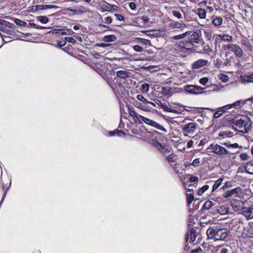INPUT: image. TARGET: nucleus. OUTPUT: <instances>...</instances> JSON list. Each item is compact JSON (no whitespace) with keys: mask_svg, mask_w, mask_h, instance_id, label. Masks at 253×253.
Instances as JSON below:
<instances>
[{"mask_svg":"<svg viewBox=\"0 0 253 253\" xmlns=\"http://www.w3.org/2000/svg\"><path fill=\"white\" fill-rule=\"evenodd\" d=\"M233 135V132L230 131H221L219 134V137H228Z\"/></svg>","mask_w":253,"mask_h":253,"instance_id":"nucleus-27","label":"nucleus"},{"mask_svg":"<svg viewBox=\"0 0 253 253\" xmlns=\"http://www.w3.org/2000/svg\"><path fill=\"white\" fill-rule=\"evenodd\" d=\"M242 44L244 45L247 48L248 51H252L253 50V45L251 43L246 40L242 41Z\"/></svg>","mask_w":253,"mask_h":253,"instance_id":"nucleus-25","label":"nucleus"},{"mask_svg":"<svg viewBox=\"0 0 253 253\" xmlns=\"http://www.w3.org/2000/svg\"><path fill=\"white\" fill-rule=\"evenodd\" d=\"M219 39L224 42H232L233 41V37L226 34H220L218 35Z\"/></svg>","mask_w":253,"mask_h":253,"instance_id":"nucleus-18","label":"nucleus"},{"mask_svg":"<svg viewBox=\"0 0 253 253\" xmlns=\"http://www.w3.org/2000/svg\"><path fill=\"white\" fill-rule=\"evenodd\" d=\"M74 33V31L70 29H65L63 31L61 30L60 34L61 35H72Z\"/></svg>","mask_w":253,"mask_h":253,"instance_id":"nucleus-36","label":"nucleus"},{"mask_svg":"<svg viewBox=\"0 0 253 253\" xmlns=\"http://www.w3.org/2000/svg\"><path fill=\"white\" fill-rule=\"evenodd\" d=\"M209 186L208 185L203 186L202 188L198 190L197 194L199 195H202L206 191L209 189Z\"/></svg>","mask_w":253,"mask_h":253,"instance_id":"nucleus-33","label":"nucleus"},{"mask_svg":"<svg viewBox=\"0 0 253 253\" xmlns=\"http://www.w3.org/2000/svg\"><path fill=\"white\" fill-rule=\"evenodd\" d=\"M234 124L241 130L239 131L242 133H248L251 128V123L250 119L247 116H242L239 119H237Z\"/></svg>","mask_w":253,"mask_h":253,"instance_id":"nucleus-2","label":"nucleus"},{"mask_svg":"<svg viewBox=\"0 0 253 253\" xmlns=\"http://www.w3.org/2000/svg\"><path fill=\"white\" fill-rule=\"evenodd\" d=\"M199 180V178L197 176H191V177L189 179V181L191 182H197Z\"/></svg>","mask_w":253,"mask_h":253,"instance_id":"nucleus-60","label":"nucleus"},{"mask_svg":"<svg viewBox=\"0 0 253 253\" xmlns=\"http://www.w3.org/2000/svg\"><path fill=\"white\" fill-rule=\"evenodd\" d=\"M186 199L187 201V204L189 205L194 200V196L192 194H189L188 193H186Z\"/></svg>","mask_w":253,"mask_h":253,"instance_id":"nucleus-34","label":"nucleus"},{"mask_svg":"<svg viewBox=\"0 0 253 253\" xmlns=\"http://www.w3.org/2000/svg\"><path fill=\"white\" fill-rule=\"evenodd\" d=\"M242 214L247 219L253 218V208H245L242 211Z\"/></svg>","mask_w":253,"mask_h":253,"instance_id":"nucleus-9","label":"nucleus"},{"mask_svg":"<svg viewBox=\"0 0 253 253\" xmlns=\"http://www.w3.org/2000/svg\"><path fill=\"white\" fill-rule=\"evenodd\" d=\"M223 63L222 61L218 58H217L215 61V65L218 68L223 67Z\"/></svg>","mask_w":253,"mask_h":253,"instance_id":"nucleus-41","label":"nucleus"},{"mask_svg":"<svg viewBox=\"0 0 253 253\" xmlns=\"http://www.w3.org/2000/svg\"><path fill=\"white\" fill-rule=\"evenodd\" d=\"M117 38L114 35H107L103 37V40L105 42H114Z\"/></svg>","mask_w":253,"mask_h":253,"instance_id":"nucleus-23","label":"nucleus"},{"mask_svg":"<svg viewBox=\"0 0 253 253\" xmlns=\"http://www.w3.org/2000/svg\"><path fill=\"white\" fill-rule=\"evenodd\" d=\"M0 31H2L3 32H4L7 34L11 35V31H10L9 30H6L4 27H3L2 26H0Z\"/></svg>","mask_w":253,"mask_h":253,"instance_id":"nucleus-53","label":"nucleus"},{"mask_svg":"<svg viewBox=\"0 0 253 253\" xmlns=\"http://www.w3.org/2000/svg\"><path fill=\"white\" fill-rule=\"evenodd\" d=\"M0 26H2L4 28L7 27L10 29H14L15 28L14 24L2 19H1L0 21Z\"/></svg>","mask_w":253,"mask_h":253,"instance_id":"nucleus-21","label":"nucleus"},{"mask_svg":"<svg viewBox=\"0 0 253 253\" xmlns=\"http://www.w3.org/2000/svg\"><path fill=\"white\" fill-rule=\"evenodd\" d=\"M152 144L160 150L161 152L164 153L166 152V149L164 148L161 143H160L156 139H153L152 141Z\"/></svg>","mask_w":253,"mask_h":253,"instance_id":"nucleus-13","label":"nucleus"},{"mask_svg":"<svg viewBox=\"0 0 253 253\" xmlns=\"http://www.w3.org/2000/svg\"><path fill=\"white\" fill-rule=\"evenodd\" d=\"M200 163V159L197 158L193 161L191 165L194 167V168H197L199 166Z\"/></svg>","mask_w":253,"mask_h":253,"instance_id":"nucleus-42","label":"nucleus"},{"mask_svg":"<svg viewBox=\"0 0 253 253\" xmlns=\"http://www.w3.org/2000/svg\"><path fill=\"white\" fill-rule=\"evenodd\" d=\"M228 77L227 75H221V76L220 77V79L223 81V82H226L228 80Z\"/></svg>","mask_w":253,"mask_h":253,"instance_id":"nucleus-57","label":"nucleus"},{"mask_svg":"<svg viewBox=\"0 0 253 253\" xmlns=\"http://www.w3.org/2000/svg\"><path fill=\"white\" fill-rule=\"evenodd\" d=\"M128 114L130 116L133 117L134 121L138 122H140L139 118H140V115L136 113L135 111L130 108H128Z\"/></svg>","mask_w":253,"mask_h":253,"instance_id":"nucleus-20","label":"nucleus"},{"mask_svg":"<svg viewBox=\"0 0 253 253\" xmlns=\"http://www.w3.org/2000/svg\"><path fill=\"white\" fill-rule=\"evenodd\" d=\"M245 169L247 173L253 174V160L247 163Z\"/></svg>","mask_w":253,"mask_h":253,"instance_id":"nucleus-16","label":"nucleus"},{"mask_svg":"<svg viewBox=\"0 0 253 253\" xmlns=\"http://www.w3.org/2000/svg\"><path fill=\"white\" fill-rule=\"evenodd\" d=\"M8 187H5L4 185H2V188H3V190H4V193H3V197H2V200L1 201L0 204L1 203L2 201H3L4 197L5 196V195L6 194L7 191V190L8 189Z\"/></svg>","mask_w":253,"mask_h":253,"instance_id":"nucleus-56","label":"nucleus"},{"mask_svg":"<svg viewBox=\"0 0 253 253\" xmlns=\"http://www.w3.org/2000/svg\"><path fill=\"white\" fill-rule=\"evenodd\" d=\"M234 53L238 57H241L243 56V50L241 48L238 46V47H236V50Z\"/></svg>","mask_w":253,"mask_h":253,"instance_id":"nucleus-37","label":"nucleus"},{"mask_svg":"<svg viewBox=\"0 0 253 253\" xmlns=\"http://www.w3.org/2000/svg\"><path fill=\"white\" fill-rule=\"evenodd\" d=\"M233 107L232 106V104H230L226 105H225L224 106H223L221 109L222 110H224L225 111L226 110H228V109H231V108H232Z\"/></svg>","mask_w":253,"mask_h":253,"instance_id":"nucleus-55","label":"nucleus"},{"mask_svg":"<svg viewBox=\"0 0 253 253\" xmlns=\"http://www.w3.org/2000/svg\"><path fill=\"white\" fill-rule=\"evenodd\" d=\"M211 149L212 152L220 156H225L229 153V152L224 147L217 144H211L207 150Z\"/></svg>","mask_w":253,"mask_h":253,"instance_id":"nucleus-3","label":"nucleus"},{"mask_svg":"<svg viewBox=\"0 0 253 253\" xmlns=\"http://www.w3.org/2000/svg\"><path fill=\"white\" fill-rule=\"evenodd\" d=\"M240 158L243 161L248 160L250 158V156L246 153H244L240 155Z\"/></svg>","mask_w":253,"mask_h":253,"instance_id":"nucleus-45","label":"nucleus"},{"mask_svg":"<svg viewBox=\"0 0 253 253\" xmlns=\"http://www.w3.org/2000/svg\"><path fill=\"white\" fill-rule=\"evenodd\" d=\"M141 89L143 92H147L149 89V84H144L141 85Z\"/></svg>","mask_w":253,"mask_h":253,"instance_id":"nucleus-43","label":"nucleus"},{"mask_svg":"<svg viewBox=\"0 0 253 253\" xmlns=\"http://www.w3.org/2000/svg\"><path fill=\"white\" fill-rule=\"evenodd\" d=\"M231 190V195L234 197H238L241 193V189L239 188H234Z\"/></svg>","mask_w":253,"mask_h":253,"instance_id":"nucleus-31","label":"nucleus"},{"mask_svg":"<svg viewBox=\"0 0 253 253\" xmlns=\"http://www.w3.org/2000/svg\"><path fill=\"white\" fill-rule=\"evenodd\" d=\"M66 40L67 42H71V43H75L76 42V40L72 37H66Z\"/></svg>","mask_w":253,"mask_h":253,"instance_id":"nucleus-59","label":"nucleus"},{"mask_svg":"<svg viewBox=\"0 0 253 253\" xmlns=\"http://www.w3.org/2000/svg\"><path fill=\"white\" fill-rule=\"evenodd\" d=\"M133 49L137 52H142L143 51V48L138 45H135L133 46Z\"/></svg>","mask_w":253,"mask_h":253,"instance_id":"nucleus-48","label":"nucleus"},{"mask_svg":"<svg viewBox=\"0 0 253 253\" xmlns=\"http://www.w3.org/2000/svg\"><path fill=\"white\" fill-rule=\"evenodd\" d=\"M202 42V41H200L198 33L195 32L191 35L189 41L187 42L185 45L187 48H191V47H193L195 43H201Z\"/></svg>","mask_w":253,"mask_h":253,"instance_id":"nucleus-5","label":"nucleus"},{"mask_svg":"<svg viewBox=\"0 0 253 253\" xmlns=\"http://www.w3.org/2000/svg\"><path fill=\"white\" fill-rule=\"evenodd\" d=\"M123 133V132L121 130L116 129L114 131H110V134L111 136L114 135L115 134H117L118 135H120V134Z\"/></svg>","mask_w":253,"mask_h":253,"instance_id":"nucleus-52","label":"nucleus"},{"mask_svg":"<svg viewBox=\"0 0 253 253\" xmlns=\"http://www.w3.org/2000/svg\"><path fill=\"white\" fill-rule=\"evenodd\" d=\"M217 212L221 215H225L228 213L229 208L227 205H221L217 207L216 209Z\"/></svg>","mask_w":253,"mask_h":253,"instance_id":"nucleus-10","label":"nucleus"},{"mask_svg":"<svg viewBox=\"0 0 253 253\" xmlns=\"http://www.w3.org/2000/svg\"><path fill=\"white\" fill-rule=\"evenodd\" d=\"M14 22L16 25H20V26H25L26 25V23L25 22H23L21 20H20L19 19L16 18L14 20Z\"/></svg>","mask_w":253,"mask_h":253,"instance_id":"nucleus-44","label":"nucleus"},{"mask_svg":"<svg viewBox=\"0 0 253 253\" xmlns=\"http://www.w3.org/2000/svg\"><path fill=\"white\" fill-rule=\"evenodd\" d=\"M136 98L137 100L142 102L146 106L147 104H148V103H149V101H148L147 99L144 98V96L141 94L137 95Z\"/></svg>","mask_w":253,"mask_h":253,"instance_id":"nucleus-30","label":"nucleus"},{"mask_svg":"<svg viewBox=\"0 0 253 253\" xmlns=\"http://www.w3.org/2000/svg\"><path fill=\"white\" fill-rule=\"evenodd\" d=\"M209 79L208 78H201L200 80V83L203 85H205L208 82Z\"/></svg>","mask_w":253,"mask_h":253,"instance_id":"nucleus-51","label":"nucleus"},{"mask_svg":"<svg viewBox=\"0 0 253 253\" xmlns=\"http://www.w3.org/2000/svg\"><path fill=\"white\" fill-rule=\"evenodd\" d=\"M225 112V111L224 110H222L221 109L215 112L213 114V116H214V118H219L221 116H222L223 114Z\"/></svg>","mask_w":253,"mask_h":253,"instance_id":"nucleus-38","label":"nucleus"},{"mask_svg":"<svg viewBox=\"0 0 253 253\" xmlns=\"http://www.w3.org/2000/svg\"><path fill=\"white\" fill-rule=\"evenodd\" d=\"M161 108H163L164 109V110L166 112L173 113L177 114H178V112L177 110H176L175 109L169 108L166 105H165L164 104L163 106H162V107Z\"/></svg>","mask_w":253,"mask_h":253,"instance_id":"nucleus-32","label":"nucleus"},{"mask_svg":"<svg viewBox=\"0 0 253 253\" xmlns=\"http://www.w3.org/2000/svg\"><path fill=\"white\" fill-rule=\"evenodd\" d=\"M132 103L135 107L140 109L142 110L145 111H149L150 110V108L149 107L146 105H143L142 103L137 101V100H134Z\"/></svg>","mask_w":253,"mask_h":253,"instance_id":"nucleus-14","label":"nucleus"},{"mask_svg":"<svg viewBox=\"0 0 253 253\" xmlns=\"http://www.w3.org/2000/svg\"><path fill=\"white\" fill-rule=\"evenodd\" d=\"M184 89L187 93L198 94L203 93L204 88L196 85H186L184 86Z\"/></svg>","mask_w":253,"mask_h":253,"instance_id":"nucleus-6","label":"nucleus"},{"mask_svg":"<svg viewBox=\"0 0 253 253\" xmlns=\"http://www.w3.org/2000/svg\"><path fill=\"white\" fill-rule=\"evenodd\" d=\"M209 63L208 60L201 59L194 62L192 65V67L193 69H199L206 65H208Z\"/></svg>","mask_w":253,"mask_h":253,"instance_id":"nucleus-8","label":"nucleus"},{"mask_svg":"<svg viewBox=\"0 0 253 253\" xmlns=\"http://www.w3.org/2000/svg\"><path fill=\"white\" fill-rule=\"evenodd\" d=\"M232 195H231V190H229L228 191L225 192L222 195V197L224 198H228L230 197H232Z\"/></svg>","mask_w":253,"mask_h":253,"instance_id":"nucleus-47","label":"nucleus"},{"mask_svg":"<svg viewBox=\"0 0 253 253\" xmlns=\"http://www.w3.org/2000/svg\"><path fill=\"white\" fill-rule=\"evenodd\" d=\"M105 21L107 24H110L112 22V19L111 17L108 16L105 18Z\"/></svg>","mask_w":253,"mask_h":253,"instance_id":"nucleus-62","label":"nucleus"},{"mask_svg":"<svg viewBox=\"0 0 253 253\" xmlns=\"http://www.w3.org/2000/svg\"><path fill=\"white\" fill-rule=\"evenodd\" d=\"M231 65V61L230 59H226V60L223 63V67H229Z\"/></svg>","mask_w":253,"mask_h":253,"instance_id":"nucleus-46","label":"nucleus"},{"mask_svg":"<svg viewBox=\"0 0 253 253\" xmlns=\"http://www.w3.org/2000/svg\"><path fill=\"white\" fill-rule=\"evenodd\" d=\"M197 11V13L200 18L204 19L206 18L207 13L206 10L203 8H199Z\"/></svg>","mask_w":253,"mask_h":253,"instance_id":"nucleus-26","label":"nucleus"},{"mask_svg":"<svg viewBox=\"0 0 253 253\" xmlns=\"http://www.w3.org/2000/svg\"><path fill=\"white\" fill-rule=\"evenodd\" d=\"M52 8H58L59 7L54 5H37L35 6V9L37 11L41 10L51 9Z\"/></svg>","mask_w":253,"mask_h":253,"instance_id":"nucleus-12","label":"nucleus"},{"mask_svg":"<svg viewBox=\"0 0 253 253\" xmlns=\"http://www.w3.org/2000/svg\"><path fill=\"white\" fill-rule=\"evenodd\" d=\"M241 103H242L243 105H244L245 104V102H244L243 101L240 100H238V101H236L235 102L232 103V106L233 107H234L235 106L240 105Z\"/></svg>","mask_w":253,"mask_h":253,"instance_id":"nucleus-49","label":"nucleus"},{"mask_svg":"<svg viewBox=\"0 0 253 253\" xmlns=\"http://www.w3.org/2000/svg\"><path fill=\"white\" fill-rule=\"evenodd\" d=\"M37 19L38 21L41 22L42 24H46L49 21L48 18L45 16H38Z\"/></svg>","mask_w":253,"mask_h":253,"instance_id":"nucleus-29","label":"nucleus"},{"mask_svg":"<svg viewBox=\"0 0 253 253\" xmlns=\"http://www.w3.org/2000/svg\"><path fill=\"white\" fill-rule=\"evenodd\" d=\"M172 25L174 27H175L176 28H184V27H187V26L185 24H184L183 23H179L177 21L173 22Z\"/></svg>","mask_w":253,"mask_h":253,"instance_id":"nucleus-35","label":"nucleus"},{"mask_svg":"<svg viewBox=\"0 0 253 253\" xmlns=\"http://www.w3.org/2000/svg\"><path fill=\"white\" fill-rule=\"evenodd\" d=\"M141 40L142 42L145 45H146V44H149L150 45H151V42L149 40H146L145 39H141Z\"/></svg>","mask_w":253,"mask_h":253,"instance_id":"nucleus-58","label":"nucleus"},{"mask_svg":"<svg viewBox=\"0 0 253 253\" xmlns=\"http://www.w3.org/2000/svg\"><path fill=\"white\" fill-rule=\"evenodd\" d=\"M114 16L116 18V19L119 21H124L125 20V17L121 14H115Z\"/></svg>","mask_w":253,"mask_h":253,"instance_id":"nucleus-50","label":"nucleus"},{"mask_svg":"<svg viewBox=\"0 0 253 253\" xmlns=\"http://www.w3.org/2000/svg\"><path fill=\"white\" fill-rule=\"evenodd\" d=\"M222 22V18L220 17H215L212 21V24L215 26H220Z\"/></svg>","mask_w":253,"mask_h":253,"instance_id":"nucleus-24","label":"nucleus"},{"mask_svg":"<svg viewBox=\"0 0 253 253\" xmlns=\"http://www.w3.org/2000/svg\"><path fill=\"white\" fill-rule=\"evenodd\" d=\"M140 118L146 124L153 126L158 129L161 130L163 131L166 132V129L160 125L158 124L156 122L149 119L146 118L142 116H140Z\"/></svg>","mask_w":253,"mask_h":253,"instance_id":"nucleus-7","label":"nucleus"},{"mask_svg":"<svg viewBox=\"0 0 253 253\" xmlns=\"http://www.w3.org/2000/svg\"><path fill=\"white\" fill-rule=\"evenodd\" d=\"M207 139L206 138H203L200 141V142L198 144V146H203L205 145Z\"/></svg>","mask_w":253,"mask_h":253,"instance_id":"nucleus-63","label":"nucleus"},{"mask_svg":"<svg viewBox=\"0 0 253 253\" xmlns=\"http://www.w3.org/2000/svg\"><path fill=\"white\" fill-rule=\"evenodd\" d=\"M207 235L208 239L218 241L225 240L228 233L226 228H218L215 226L210 227L207 231Z\"/></svg>","mask_w":253,"mask_h":253,"instance_id":"nucleus-1","label":"nucleus"},{"mask_svg":"<svg viewBox=\"0 0 253 253\" xmlns=\"http://www.w3.org/2000/svg\"><path fill=\"white\" fill-rule=\"evenodd\" d=\"M70 10H71V11L77 14L82 13L84 11V10L82 9V8H80L78 10L71 9Z\"/></svg>","mask_w":253,"mask_h":253,"instance_id":"nucleus-61","label":"nucleus"},{"mask_svg":"<svg viewBox=\"0 0 253 253\" xmlns=\"http://www.w3.org/2000/svg\"><path fill=\"white\" fill-rule=\"evenodd\" d=\"M198 126V125L196 123H189L183 125L181 127L184 135L187 136L188 134H193Z\"/></svg>","mask_w":253,"mask_h":253,"instance_id":"nucleus-4","label":"nucleus"},{"mask_svg":"<svg viewBox=\"0 0 253 253\" xmlns=\"http://www.w3.org/2000/svg\"><path fill=\"white\" fill-rule=\"evenodd\" d=\"M223 181V178H219L217 180L214 185L212 186V191L213 192L215 190H216L220 185Z\"/></svg>","mask_w":253,"mask_h":253,"instance_id":"nucleus-28","label":"nucleus"},{"mask_svg":"<svg viewBox=\"0 0 253 253\" xmlns=\"http://www.w3.org/2000/svg\"><path fill=\"white\" fill-rule=\"evenodd\" d=\"M213 203L211 201H208L204 204L203 207L205 209H209L213 206Z\"/></svg>","mask_w":253,"mask_h":253,"instance_id":"nucleus-39","label":"nucleus"},{"mask_svg":"<svg viewBox=\"0 0 253 253\" xmlns=\"http://www.w3.org/2000/svg\"><path fill=\"white\" fill-rule=\"evenodd\" d=\"M116 74L117 76L119 78L126 79L129 77L130 73L126 71L121 70L118 71Z\"/></svg>","mask_w":253,"mask_h":253,"instance_id":"nucleus-17","label":"nucleus"},{"mask_svg":"<svg viewBox=\"0 0 253 253\" xmlns=\"http://www.w3.org/2000/svg\"><path fill=\"white\" fill-rule=\"evenodd\" d=\"M238 46L239 45L236 44L230 43L227 45H224L223 47L225 50L227 49L234 53L236 50V47H238Z\"/></svg>","mask_w":253,"mask_h":253,"instance_id":"nucleus-22","label":"nucleus"},{"mask_svg":"<svg viewBox=\"0 0 253 253\" xmlns=\"http://www.w3.org/2000/svg\"><path fill=\"white\" fill-rule=\"evenodd\" d=\"M100 6L103 9V11H110L112 9V5L106 2L105 1H102L100 2Z\"/></svg>","mask_w":253,"mask_h":253,"instance_id":"nucleus-15","label":"nucleus"},{"mask_svg":"<svg viewBox=\"0 0 253 253\" xmlns=\"http://www.w3.org/2000/svg\"><path fill=\"white\" fill-rule=\"evenodd\" d=\"M192 33L191 31H187L183 34H179L176 36H173L171 37V39L174 40H178L184 39L187 36H189Z\"/></svg>","mask_w":253,"mask_h":253,"instance_id":"nucleus-19","label":"nucleus"},{"mask_svg":"<svg viewBox=\"0 0 253 253\" xmlns=\"http://www.w3.org/2000/svg\"><path fill=\"white\" fill-rule=\"evenodd\" d=\"M196 236L197 233L196 230L193 228H191L189 230L188 232L187 233V236L185 239L187 241L188 239L190 237L191 240V242H193L195 240Z\"/></svg>","mask_w":253,"mask_h":253,"instance_id":"nucleus-11","label":"nucleus"},{"mask_svg":"<svg viewBox=\"0 0 253 253\" xmlns=\"http://www.w3.org/2000/svg\"><path fill=\"white\" fill-rule=\"evenodd\" d=\"M247 81L248 82H253V74L251 76H248Z\"/></svg>","mask_w":253,"mask_h":253,"instance_id":"nucleus-64","label":"nucleus"},{"mask_svg":"<svg viewBox=\"0 0 253 253\" xmlns=\"http://www.w3.org/2000/svg\"><path fill=\"white\" fill-rule=\"evenodd\" d=\"M191 253H202V249L200 247H199L195 250H192Z\"/></svg>","mask_w":253,"mask_h":253,"instance_id":"nucleus-54","label":"nucleus"},{"mask_svg":"<svg viewBox=\"0 0 253 253\" xmlns=\"http://www.w3.org/2000/svg\"><path fill=\"white\" fill-rule=\"evenodd\" d=\"M172 14L178 19H181L182 18V14L178 11L173 10L172 11Z\"/></svg>","mask_w":253,"mask_h":253,"instance_id":"nucleus-40","label":"nucleus"}]
</instances>
